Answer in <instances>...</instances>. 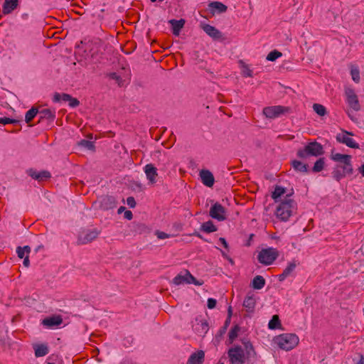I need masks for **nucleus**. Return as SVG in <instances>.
I'll list each match as a JSON object with an SVG mask.
<instances>
[{"label":"nucleus","mask_w":364,"mask_h":364,"mask_svg":"<svg viewBox=\"0 0 364 364\" xmlns=\"http://www.w3.org/2000/svg\"><path fill=\"white\" fill-rule=\"evenodd\" d=\"M254 354L253 346L250 342H245L244 348L234 345L228 351L231 364H245L246 360Z\"/></svg>","instance_id":"nucleus-1"},{"label":"nucleus","mask_w":364,"mask_h":364,"mask_svg":"<svg viewBox=\"0 0 364 364\" xmlns=\"http://www.w3.org/2000/svg\"><path fill=\"white\" fill-rule=\"evenodd\" d=\"M299 337L294 333H282L273 339V343L278 348L284 350H290L299 343Z\"/></svg>","instance_id":"nucleus-2"},{"label":"nucleus","mask_w":364,"mask_h":364,"mask_svg":"<svg viewBox=\"0 0 364 364\" xmlns=\"http://www.w3.org/2000/svg\"><path fill=\"white\" fill-rule=\"evenodd\" d=\"M295 208L296 204L294 201L289 198H286L277 206L276 210V215L282 220L287 221L291 215Z\"/></svg>","instance_id":"nucleus-3"},{"label":"nucleus","mask_w":364,"mask_h":364,"mask_svg":"<svg viewBox=\"0 0 364 364\" xmlns=\"http://www.w3.org/2000/svg\"><path fill=\"white\" fill-rule=\"evenodd\" d=\"M279 256L277 249L268 247L262 249L257 255L258 261L264 265L272 264Z\"/></svg>","instance_id":"nucleus-4"},{"label":"nucleus","mask_w":364,"mask_h":364,"mask_svg":"<svg viewBox=\"0 0 364 364\" xmlns=\"http://www.w3.org/2000/svg\"><path fill=\"white\" fill-rule=\"evenodd\" d=\"M100 233V231L97 228L82 230L77 236V243L84 245L91 242L98 237Z\"/></svg>","instance_id":"nucleus-5"},{"label":"nucleus","mask_w":364,"mask_h":364,"mask_svg":"<svg viewBox=\"0 0 364 364\" xmlns=\"http://www.w3.org/2000/svg\"><path fill=\"white\" fill-rule=\"evenodd\" d=\"M318 155V144L316 141L309 143L303 149H299L297 156L301 159H308L310 156Z\"/></svg>","instance_id":"nucleus-6"},{"label":"nucleus","mask_w":364,"mask_h":364,"mask_svg":"<svg viewBox=\"0 0 364 364\" xmlns=\"http://www.w3.org/2000/svg\"><path fill=\"white\" fill-rule=\"evenodd\" d=\"M288 111V108L282 106L267 107L263 109V114L269 119L277 118Z\"/></svg>","instance_id":"nucleus-7"},{"label":"nucleus","mask_w":364,"mask_h":364,"mask_svg":"<svg viewBox=\"0 0 364 364\" xmlns=\"http://www.w3.org/2000/svg\"><path fill=\"white\" fill-rule=\"evenodd\" d=\"M173 284L180 285L183 284H195L196 285H201L202 283L198 282L196 278L191 274L189 272H186L183 274H179L173 279Z\"/></svg>","instance_id":"nucleus-8"},{"label":"nucleus","mask_w":364,"mask_h":364,"mask_svg":"<svg viewBox=\"0 0 364 364\" xmlns=\"http://www.w3.org/2000/svg\"><path fill=\"white\" fill-rule=\"evenodd\" d=\"M210 216L218 221H223L226 219V210L225 208L218 203L212 205L209 211Z\"/></svg>","instance_id":"nucleus-9"},{"label":"nucleus","mask_w":364,"mask_h":364,"mask_svg":"<svg viewBox=\"0 0 364 364\" xmlns=\"http://www.w3.org/2000/svg\"><path fill=\"white\" fill-rule=\"evenodd\" d=\"M345 94L348 106L356 112L359 111L360 109V105L358 97L354 90L351 88H347L346 89Z\"/></svg>","instance_id":"nucleus-10"},{"label":"nucleus","mask_w":364,"mask_h":364,"mask_svg":"<svg viewBox=\"0 0 364 364\" xmlns=\"http://www.w3.org/2000/svg\"><path fill=\"white\" fill-rule=\"evenodd\" d=\"M193 328L196 333L203 336L208 332L209 327L205 319L196 318L193 324Z\"/></svg>","instance_id":"nucleus-11"},{"label":"nucleus","mask_w":364,"mask_h":364,"mask_svg":"<svg viewBox=\"0 0 364 364\" xmlns=\"http://www.w3.org/2000/svg\"><path fill=\"white\" fill-rule=\"evenodd\" d=\"M351 133L343 131L342 133L338 134L336 139L338 141L345 144L346 146L350 148H358V144L351 138L350 136Z\"/></svg>","instance_id":"nucleus-12"},{"label":"nucleus","mask_w":364,"mask_h":364,"mask_svg":"<svg viewBox=\"0 0 364 364\" xmlns=\"http://www.w3.org/2000/svg\"><path fill=\"white\" fill-rule=\"evenodd\" d=\"M144 171L149 183L151 184L155 183L158 176L156 168L153 164H149L144 166Z\"/></svg>","instance_id":"nucleus-13"},{"label":"nucleus","mask_w":364,"mask_h":364,"mask_svg":"<svg viewBox=\"0 0 364 364\" xmlns=\"http://www.w3.org/2000/svg\"><path fill=\"white\" fill-rule=\"evenodd\" d=\"M299 264V262L294 259L288 263L286 268L284 269L283 272L278 276V279L280 282L284 281L287 277L291 275L293 272L295 270L296 266Z\"/></svg>","instance_id":"nucleus-14"},{"label":"nucleus","mask_w":364,"mask_h":364,"mask_svg":"<svg viewBox=\"0 0 364 364\" xmlns=\"http://www.w3.org/2000/svg\"><path fill=\"white\" fill-rule=\"evenodd\" d=\"M28 176H30L32 178L37 180L38 181H42L46 179L50 178V173L48 171H37L34 169H29L27 171Z\"/></svg>","instance_id":"nucleus-15"},{"label":"nucleus","mask_w":364,"mask_h":364,"mask_svg":"<svg viewBox=\"0 0 364 364\" xmlns=\"http://www.w3.org/2000/svg\"><path fill=\"white\" fill-rule=\"evenodd\" d=\"M200 177L201 178L202 183L208 186L212 187L214 184V176L213 173L208 170H201L200 171Z\"/></svg>","instance_id":"nucleus-16"},{"label":"nucleus","mask_w":364,"mask_h":364,"mask_svg":"<svg viewBox=\"0 0 364 364\" xmlns=\"http://www.w3.org/2000/svg\"><path fill=\"white\" fill-rule=\"evenodd\" d=\"M256 305L255 296L252 293H248L243 301V306L247 312H253Z\"/></svg>","instance_id":"nucleus-17"},{"label":"nucleus","mask_w":364,"mask_h":364,"mask_svg":"<svg viewBox=\"0 0 364 364\" xmlns=\"http://www.w3.org/2000/svg\"><path fill=\"white\" fill-rule=\"evenodd\" d=\"M203 29L206 34L213 39H219L222 37L221 32L213 26L205 24L203 26Z\"/></svg>","instance_id":"nucleus-18"},{"label":"nucleus","mask_w":364,"mask_h":364,"mask_svg":"<svg viewBox=\"0 0 364 364\" xmlns=\"http://www.w3.org/2000/svg\"><path fill=\"white\" fill-rule=\"evenodd\" d=\"M204 352L203 350H198L190 356L188 364H202L204 360Z\"/></svg>","instance_id":"nucleus-19"},{"label":"nucleus","mask_w":364,"mask_h":364,"mask_svg":"<svg viewBox=\"0 0 364 364\" xmlns=\"http://www.w3.org/2000/svg\"><path fill=\"white\" fill-rule=\"evenodd\" d=\"M18 0H5L3 4L4 14H11L18 6Z\"/></svg>","instance_id":"nucleus-20"},{"label":"nucleus","mask_w":364,"mask_h":364,"mask_svg":"<svg viewBox=\"0 0 364 364\" xmlns=\"http://www.w3.org/2000/svg\"><path fill=\"white\" fill-rule=\"evenodd\" d=\"M208 6L213 14L225 13L228 9V7L225 4H223V3L219 2V1L211 2L209 4Z\"/></svg>","instance_id":"nucleus-21"},{"label":"nucleus","mask_w":364,"mask_h":364,"mask_svg":"<svg viewBox=\"0 0 364 364\" xmlns=\"http://www.w3.org/2000/svg\"><path fill=\"white\" fill-rule=\"evenodd\" d=\"M63 322L62 318L60 316H52L46 318L43 320L42 323L49 328L59 326Z\"/></svg>","instance_id":"nucleus-22"},{"label":"nucleus","mask_w":364,"mask_h":364,"mask_svg":"<svg viewBox=\"0 0 364 364\" xmlns=\"http://www.w3.org/2000/svg\"><path fill=\"white\" fill-rule=\"evenodd\" d=\"M169 23L172 26L173 33L175 36H178L181 28L183 27L185 21L183 19L169 21Z\"/></svg>","instance_id":"nucleus-23"},{"label":"nucleus","mask_w":364,"mask_h":364,"mask_svg":"<svg viewBox=\"0 0 364 364\" xmlns=\"http://www.w3.org/2000/svg\"><path fill=\"white\" fill-rule=\"evenodd\" d=\"M38 113L40 115V121L48 119L53 122L55 118V112L50 109H43L38 112Z\"/></svg>","instance_id":"nucleus-24"},{"label":"nucleus","mask_w":364,"mask_h":364,"mask_svg":"<svg viewBox=\"0 0 364 364\" xmlns=\"http://www.w3.org/2000/svg\"><path fill=\"white\" fill-rule=\"evenodd\" d=\"M265 285V279L262 276L255 277L251 282V286L255 289H262Z\"/></svg>","instance_id":"nucleus-25"},{"label":"nucleus","mask_w":364,"mask_h":364,"mask_svg":"<svg viewBox=\"0 0 364 364\" xmlns=\"http://www.w3.org/2000/svg\"><path fill=\"white\" fill-rule=\"evenodd\" d=\"M291 166L293 168L300 173H307L308 166L302 161L298 160H294L291 161Z\"/></svg>","instance_id":"nucleus-26"},{"label":"nucleus","mask_w":364,"mask_h":364,"mask_svg":"<svg viewBox=\"0 0 364 364\" xmlns=\"http://www.w3.org/2000/svg\"><path fill=\"white\" fill-rule=\"evenodd\" d=\"M35 355L36 357H42L48 353V348L44 344H36L33 346Z\"/></svg>","instance_id":"nucleus-27"},{"label":"nucleus","mask_w":364,"mask_h":364,"mask_svg":"<svg viewBox=\"0 0 364 364\" xmlns=\"http://www.w3.org/2000/svg\"><path fill=\"white\" fill-rule=\"evenodd\" d=\"M239 66L241 70V73L244 77H252L253 71L247 64L242 60H240Z\"/></svg>","instance_id":"nucleus-28"},{"label":"nucleus","mask_w":364,"mask_h":364,"mask_svg":"<svg viewBox=\"0 0 364 364\" xmlns=\"http://www.w3.org/2000/svg\"><path fill=\"white\" fill-rule=\"evenodd\" d=\"M200 230L206 233H210L217 230L216 226L211 220L203 223L200 226Z\"/></svg>","instance_id":"nucleus-29"},{"label":"nucleus","mask_w":364,"mask_h":364,"mask_svg":"<svg viewBox=\"0 0 364 364\" xmlns=\"http://www.w3.org/2000/svg\"><path fill=\"white\" fill-rule=\"evenodd\" d=\"M332 159L339 164H346L350 161L351 156L348 154H335L332 155Z\"/></svg>","instance_id":"nucleus-30"},{"label":"nucleus","mask_w":364,"mask_h":364,"mask_svg":"<svg viewBox=\"0 0 364 364\" xmlns=\"http://www.w3.org/2000/svg\"><path fill=\"white\" fill-rule=\"evenodd\" d=\"M332 159L339 164H346L350 161L351 156L348 154H335L332 155Z\"/></svg>","instance_id":"nucleus-31"},{"label":"nucleus","mask_w":364,"mask_h":364,"mask_svg":"<svg viewBox=\"0 0 364 364\" xmlns=\"http://www.w3.org/2000/svg\"><path fill=\"white\" fill-rule=\"evenodd\" d=\"M117 205L116 200L112 196H107L105 198H103L102 200V206L105 209H112L115 208Z\"/></svg>","instance_id":"nucleus-32"},{"label":"nucleus","mask_w":364,"mask_h":364,"mask_svg":"<svg viewBox=\"0 0 364 364\" xmlns=\"http://www.w3.org/2000/svg\"><path fill=\"white\" fill-rule=\"evenodd\" d=\"M38 113V110L37 108L33 107L30 109L25 115V121L26 123H29Z\"/></svg>","instance_id":"nucleus-33"},{"label":"nucleus","mask_w":364,"mask_h":364,"mask_svg":"<svg viewBox=\"0 0 364 364\" xmlns=\"http://www.w3.org/2000/svg\"><path fill=\"white\" fill-rule=\"evenodd\" d=\"M336 166L340 168V169H341L342 171H343L344 173H346L347 175L351 174L353 173V167L350 161H348L346 164H338Z\"/></svg>","instance_id":"nucleus-34"},{"label":"nucleus","mask_w":364,"mask_h":364,"mask_svg":"<svg viewBox=\"0 0 364 364\" xmlns=\"http://www.w3.org/2000/svg\"><path fill=\"white\" fill-rule=\"evenodd\" d=\"M270 329H277L280 327V321L277 315H274L268 323Z\"/></svg>","instance_id":"nucleus-35"},{"label":"nucleus","mask_w":364,"mask_h":364,"mask_svg":"<svg viewBox=\"0 0 364 364\" xmlns=\"http://www.w3.org/2000/svg\"><path fill=\"white\" fill-rule=\"evenodd\" d=\"M31 252V248L29 246H24L23 247H18L16 250V252L18 257L19 258H25L26 255H28Z\"/></svg>","instance_id":"nucleus-36"},{"label":"nucleus","mask_w":364,"mask_h":364,"mask_svg":"<svg viewBox=\"0 0 364 364\" xmlns=\"http://www.w3.org/2000/svg\"><path fill=\"white\" fill-rule=\"evenodd\" d=\"M285 193V189L280 186H277L272 192V197L277 200Z\"/></svg>","instance_id":"nucleus-37"},{"label":"nucleus","mask_w":364,"mask_h":364,"mask_svg":"<svg viewBox=\"0 0 364 364\" xmlns=\"http://www.w3.org/2000/svg\"><path fill=\"white\" fill-rule=\"evenodd\" d=\"M350 75L355 82L358 83L360 82V71L357 67H351Z\"/></svg>","instance_id":"nucleus-38"},{"label":"nucleus","mask_w":364,"mask_h":364,"mask_svg":"<svg viewBox=\"0 0 364 364\" xmlns=\"http://www.w3.org/2000/svg\"><path fill=\"white\" fill-rule=\"evenodd\" d=\"M282 55V53L276 50L271 51L267 56L266 59L269 61H274Z\"/></svg>","instance_id":"nucleus-39"},{"label":"nucleus","mask_w":364,"mask_h":364,"mask_svg":"<svg viewBox=\"0 0 364 364\" xmlns=\"http://www.w3.org/2000/svg\"><path fill=\"white\" fill-rule=\"evenodd\" d=\"M79 146L85 148L88 150H93L95 148L94 144L91 141L82 139L78 143Z\"/></svg>","instance_id":"nucleus-40"},{"label":"nucleus","mask_w":364,"mask_h":364,"mask_svg":"<svg viewBox=\"0 0 364 364\" xmlns=\"http://www.w3.org/2000/svg\"><path fill=\"white\" fill-rule=\"evenodd\" d=\"M240 331V328L237 326L233 327L229 332V340L230 342H233L235 339L237 337L238 333Z\"/></svg>","instance_id":"nucleus-41"},{"label":"nucleus","mask_w":364,"mask_h":364,"mask_svg":"<svg viewBox=\"0 0 364 364\" xmlns=\"http://www.w3.org/2000/svg\"><path fill=\"white\" fill-rule=\"evenodd\" d=\"M333 177L337 181H339L341 178L345 177L347 174L344 173V172L342 171V170L340 169V168H338L336 166V168L334 169V171H333Z\"/></svg>","instance_id":"nucleus-42"},{"label":"nucleus","mask_w":364,"mask_h":364,"mask_svg":"<svg viewBox=\"0 0 364 364\" xmlns=\"http://www.w3.org/2000/svg\"><path fill=\"white\" fill-rule=\"evenodd\" d=\"M109 76L110 79L115 80L119 86L123 85L122 78L116 73H112Z\"/></svg>","instance_id":"nucleus-43"},{"label":"nucleus","mask_w":364,"mask_h":364,"mask_svg":"<svg viewBox=\"0 0 364 364\" xmlns=\"http://www.w3.org/2000/svg\"><path fill=\"white\" fill-rule=\"evenodd\" d=\"M16 122H17L16 120L10 119L9 117H0V123L3 124H14Z\"/></svg>","instance_id":"nucleus-44"},{"label":"nucleus","mask_w":364,"mask_h":364,"mask_svg":"<svg viewBox=\"0 0 364 364\" xmlns=\"http://www.w3.org/2000/svg\"><path fill=\"white\" fill-rule=\"evenodd\" d=\"M156 235L157 236V237L159 239H161V240H164L166 238H169L171 237L170 235H168L164 232H161V231H156Z\"/></svg>","instance_id":"nucleus-45"},{"label":"nucleus","mask_w":364,"mask_h":364,"mask_svg":"<svg viewBox=\"0 0 364 364\" xmlns=\"http://www.w3.org/2000/svg\"><path fill=\"white\" fill-rule=\"evenodd\" d=\"M216 303L217 301L215 299L209 298L207 302L208 308L210 309H214L215 307Z\"/></svg>","instance_id":"nucleus-46"},{"label":"nucleus","mask_w":364,"mask_h":364,"mask_svg":"<svg viewBox=\"0 0 364 364\" xmlns=\"http://www.w3.org/2000/svg\"><path fill=\"white\" fill-rule=\"evenodd\" d=\"M127 203L131 208H133L136 206L135 199L132 196L127 198Z\"/></svg>","instance_id":"nucleus-47"},{"label":"nucleus","mask_w":364,"mask_h":364,"mask_svg":"<svg viewBox=\"0 0 364 364\" xmlns=\"http://www.w3.org/2000/svg\"><path fill=\"white\" fill-rule=\"evenodd\" d=\"M68 102H69V105L71 107H75L78 106L80 104L79 101L77 99L73 98L72 97H71V100H69V101Z\"/></svg>","instance_id":"nucleus-48"},{"label":"nucleus","mask_w":364,"mask_h":364,"mask_svg":"<svg viewBox=\"0 0 364 364\" xmlns=\"http://www.w3.org/2000/svg\"><path fill=\"white\" fill-rule=\"evenodd\" d=\"M124 218L129 220H132L133 218V214L130 210H125L124 212Z\"/></svg>","instance_id":"nucleus-49"},{"label":"nucleus","mask_w":364,"mask_h":364,"mask_svg":"<svg viewBox=\"0 0 364 364\" xmlns=\"http://www.w3.org/2000/svg\"><path fill=\"white\" fill-rule=\"evenodd\" d=\"M62 94L60 93H55L53 95V101L55 102H59L61 101Z\"/></svg>","instance_id":"nucleus-50"},{"label":"nucleus","mask_w":364,"mask_h":364,"mask_svg":"<svg viewBox=\"0 0 364 364\" xmlns=\"http://www.w3.org/2000/svg\"><path fill=\"white\" fill-rule=\"evenodd\" d=\"M69 100H71V96L68 94H62L61 101L68 102Z\"/></svg>","instance_id":"nucleus-51"},{"label":"nucleus","mask_w":364,"mask_h":364,"mask_svg":"<svg viewBox=\"0 0 364 364\" xmlns=\"http://www.w3.org/2000/svg\"><path fill=\"white\" fill-rule=\"evenodd\" d=\"M219 242L221 243V245H223V247L225 248V249H228V242H226V240H225V238L223 237H220L219 239Z\"/></svg>","instance_id":"nucleus-52"},{"label":"nucleus","mask_w":364,"mask_h":364,"mask_svg":"<svg viewBox=\"0 0 364 364\" xmlns=\"http://www.w3.org/2000/svg\"><path fill=\"white\" fill-rule=\"evenodd\" d=\"M313 171L318 172V159L314 162V166L313 167Z\"/></svg>","instance_id":"nucleus-53"},{"label":"nucleus","mask_w":364,"mask_h":364,"mask_svg":"<svg viewBox=\"0 0 364 364\" xmlns=\"http://www.w3.org/2000/svg\"><path fill=\"white\" fill-rule=\"evenodd\" d=\"M326 109L325 107L320 105V116H323L326 114Z\"/></svg>","instance_id":"nucleus-54"},{"label":"nucleus","mask_w":364,"mask_h":364,"mask_svg":"<svg viewBox=\"0 0 364 364\" xmlns=\"http://www.w3.org/2000/svg\"><path fill=\"white\" fill-rule=\"evenodd\" d=\"M23 259H23V265H24L25 267H28L29 266V264H30L29 258H28V255H26V256L25 257V258H23Z\"/></svg>","instance_id":"nucleus-55"},{"label":"nucleus","mask_w":364,"mask_h":364,"mask_svg":"<svg viewBox=\"0 0 364 364\" xmlns=\"http://www.w3.org/2000/svg\"><path fill=\"white\" fill-rule=\"evenodd\" d=\"M313 109H314V110L315 111L316 113L318 114V104L315 103L313 105Z\"/></svg>","instance_id":"nucleus-56"},{"label":"nucleus","mask_w":364,"mask_h":364,"mask_svg":"<svg viewBox=\"0 0 364 364\" xmlns=\"http://www.w3.org/2000/svg\"><path fill=\"white\" fill-rule=\"evenodd\" d=\"M324 161L323 159L320 158V171L323 168Z\"/></svg>","instance_id":"nucleus-57"},{"label":"nucleus","mask_w":364,"mask_h":364,"mask_svg":"<svg viewBox=\"0 0 364 364\" xmlns=\"http://www.w3.org/2000/svg\"><path fill=\"white\" fill-rule=\"evenodd\" d=\"M125 209H126V208H125V207H124V206H121V207L118 209L117 213H118L119 214H121L122 212H124V211L125 212Z\"/></svg>","instance_id":"nucleus-58"},{"label":"nucleus","mask_w":364,"mask_h":364,"mask_svg":"<svg viewBox=\"0 0 364 364\" xmlns=\"http://www.w3.org/2000/svg\"><path fill=\"white\" fill-rule=\"evenodd\" d=\"M359 171L362 176H364V164L360 167Z\"/></svg>","instance_id":"nucleus-59"},{"label":"nucleus","mask_w":364,"mask_h":364,"mask_svg":"<svg viewBox=\"0 0 364 364\" xmlns=\"http://www.w3.org/2000/svg\"><path fill=\"white\" fill-rule=\"evenodd\" d=\"M356 364H364V357L363 355H360V360Z\"/></svg>","instance_id":"nucleus-60"},{"label":"nucleus","mask_w":364,"mask_h":364,"mask_svg":"<svg viewBox=\"0 0 364 364\" xmlns=\"http://www.w3.org/2000/svg\"><path fill=\"white\" fill-rule=\"evenodd\" d=\"M348 117L353 120V121H355L356 119L354 117V116L353 114H351L350 112H348Z\"/></svg>","instance_id":"nucleus-61"},{"label":"nucleus","mask_w":364,"mask_h":364,"mask_svg":"<svg viewBox=\"0 0 364 364\" xmlns=\"http://www.w3.org/2000/svg\"><path fill=\"white\" fill-rule=\"evenodd\" d=\"M228 314H229V316L230 317L231 316V314H232V309H231V306L229 307L228 309Z\"/></svg>","instance_id":"nucleus-62"},{"label":"nucleus","mask_w":364,"mask_h":364,"mask_svg":"<svg viewBox=\"0 0 364 364\" xmlns=\"http://www.w3.org/2000/svg\"><path fill=\"white\" fill-rule=\"evenodd\" d=\"M222 255H223V257H227V255H226V254L224 252H222Z\"/></svg>","instance_id":"nucleus-63"},{"label":"nucleus","mask_w":364,"mask_h":364,"mask_svg":"<svg viewBox=\"0 0 364 364\" xmlns=\"http://www.w3.org/2000/svg\"><path fill=\"white\" fill-rule=\"evenodd\" d=\"M319 149H320V151H321V149H322V147H321V145H320V146H319ZM321 154V152L320 151V154Z\"/></svg>","instance_id":"nucleus-64"}]
</instances>
